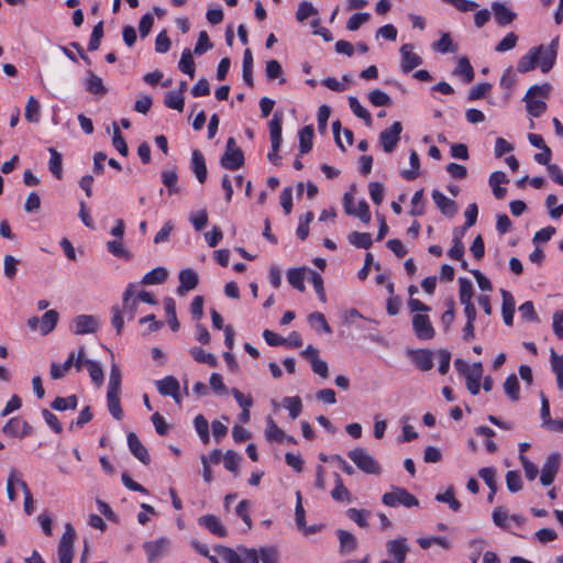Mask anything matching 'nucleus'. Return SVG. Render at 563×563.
Listing matches in <instances>:
<instances>
[{
  "instance_id": "nucleus-1",
  "label": "nucleus",
  "mask_w": 563,
  "mask_h": 563,
  "mask_svg": "<svg viewBox=\"0 0 563 563\" xmlns=\"http://www.w3.org/2000/svg\"><path fill=\"white\" fill-rule=\"evenodd\" d=\"M349 459L366 474H380L379 463L364 448H355L347 453Z\"/></svg>"
},
{
  "instance_id": "nucleus-2",
  "label": "nucleus",
  "mask_w": 563,
  "mask_h": 563,
  "mask_svg": "<svg viewBox=\"0 0 563 563\" xmlns=\"http://www.w3.org/2000/svg\"><path fill=\"white\" fill-rule=\"evenodd\" d=\"M382 501L388 507H398L401 505L411 508L419 505L417 497L401 487H393L391 492L385 493L382 497Z\"/></svg>"
},
{
  "instance_id": "nucleus-3",
  "label": "nucleus",
  "mask_w": 563,
  "mask_h": 563,
  "mask_svg": "<svg viewBox=\"0 0 563 563\" xmlns=\"http://www.w3.org/2000/svg\"><path fill=\"white\" fill-rule=\"evenodd\" d=\"M76 539V531L71 523L65 525V530L58 543V562L71 563L74 559V543Z\"/></svg>"
},
{
  "instance_id": "nucleus-4",
  "label": "nucleus",
  "mask_w": 563,
  "mask_h": 563,
  "mask_svg": "<svg viewBox=\"0 0 563 563\" xmlns=\"http://www.w3.org/2000/svg\"><path fill=\"white\" fill-rule=\"evenodd\" d=\"M533 51L538 54V64L542 73H549L554 66L558 54V40H553L548 46H537Z\"/></svg>"
},
{
  "instance_id": "nucleus-5",
  "label": "nucleus",
  "mask_w": 563,
  "mask_h": 563,
  "mask_svg": "<svg viewBox=\"0 0 563 563\" xmlns=\"http://www.w3.org/2000/svg\"><path fill=\"white\" fill-rule=\"evenodd\" d=\"M99 328V320L91 314H79L71 320L70 329L77 335L95 333Z\"/></svg>"
},
{
  "instance_id": "nucleus-6",
  "label": "nucleus",
  "mask_w": 563,
  "mask_h": 563,
  "mask_svg": "<svg viewBox=\"0 0 563 563\" xmlns=\"http://www.w3.org/2000/svg\"><path fill=\"white\" fill-rule=\"evenodd\" d=\"M561 455L551 453L544 461L541 468L540 482L543 486H550L560 470Z\"/></svg>"
},
{
  "instance_id": "nucleus-7",
  "label": "nucleus",
  "mask_w": 563,
  "mask_h": 563,
  "mask_svg": "<svg viewBox=\"0 0 563 563\" xmlns=\"http://www.w3.org/2000/svg\"><path fill=\"white\" fill-rule=\"evenodd\" d=\"M402 125L400 122H394L390 128L385 129L379 134L380 144L386 153H391L400 140Z\"/></svg>"
},
{
  "instance_id": "nucleus-8",
  "label": "nucleus",
  "mask_w": 563,
  "mask_h": 563,
  "mask_svg": "<svg viewBox=\"0 0 563 563\" xmlns=\"http://www.w3.org/2000/svg\"><path fill=\"white\" fill-rule=\"evenodd\" d=\"M412 328L416 335L421 340L432 339L435 333L430 318L424 313H417L413 316Z\"/></svg>"
},
{
  "instance_id": "nucleus-9",
  "label": "nucleus",
  "mask_w": 563,
  "mask_h": 563,
  "mask_svg": "<svg viewBox=\"0 0 563 563\" xmlns=\"http://www.w3.org/2000/svg\"><path fill=\"white\" fill-rule=\"evenodd\" d=\"M170 541L166 537H162L155 541H146L143 543V549L147 555L150 563H154L162 556L168 549Z\"/></svg>"
},
{
  "instance_id": "nucleus-10",
  "label": "nucleus",
  "mask_w": 563,
  "mask_h": 563,
  "mask_svg": "<svg viewBox=\"0 0 563 563\" xmlns=\"http://www.w3.org/2000/svg\"><path fill=\"white\" fill-rule=\"evenodd\" d=\"M387 552L394 558L395 563H405L409 547L407 539L401 537L398 539L389 540L386 543Z\"/></svg>"
},
{
  "instance_id": "nucleus-11",
  "label": "nucleus",
  "mask_w": 563,
  "mask_h": 563,
  "mask_svg": "<svg viewBox=\"0 0 563 563\" xmlns=\"http://www.w3.org/2000/svg\"><path fill=\"white\" fill-rule=\"evenodd\" d=\"M178 279L179 286L177 287V294L179 296H184L188 291L195 289L199 283L198 274L191 268L180 271Z\"/></svg>"
},
{
  "instance_id": "nucleus-12",
  "label": "nucleus",
  "mask_w": 563,
  "mask_h": 563,
  "mask_svg": "<svg viewBox=\"0 0 563 563\" xmlns=\"http://www.w3.org/2000/svg\"><path fill=\"white\" fill-rule=\"evenodd\" d=\"M128 445L131 453L144 465H148L151 456L146 446L140 441L134 432H130L126 437Z\"/></svg>"
},
{
  "instance_id": "nucleus-13",
  "label": "nucleus",
  "mask_w": 563,
  "mask_h": 563,
  "mask_svg": "<svg viewBox=\"0 0 563 563\" xmlns=\"http://www.w3.org/2000/svg\"><path fill=\"white\" fill-rule=\"evenodd\" d=\"M413 46L411 44H404L400 47L401 54V68L405 73H409L419 65L422 64V59L419 55L412 52Z\"/></svg>"
},
{
  "instance_id": "nucleus-14",
  "label": "nucleus",
  "mask_w": 563,
  "mask_h": 563,
  "mask_svg": "<svg viewBox=\"0 0 563 563\" xmlns=\"http://www.w3.org/2000/svg\"><path fill=\"white\" fill-rule=\"evenodd\" d=\"M432 199L437 207L440 209L442 214L446 217H453L456 213V203L454 200L449 199L440 190L434 189L432 191Z\"/></svg>"
},
{
  "instance_id": "nucleus-15",
  "label": "nucleus",
  "mask_w": 563,
  "mask_h": 563,
  "mask_svg": "<svg viewBox=\"0 0 563 563\" xmlns=\"http://www.w3.org/2000/svg\"><path fill=\"white\" fill-rule=\"evenodd\" d=\"M198 523L208 529L214 536L223 538L228 534L227 528L214 515H205L200 517Z\"/></svg>"
},
{
  "instance_id": "nucleus-16",
  "label": "nucleus",
  "mask_w": 563,
  "mask_h": 563,
  "mask_svg": "<svg viewBox=\"0 0 563 563\" xmlns=\"http://www.w3.org/2000/svg\"><path fill=\"white\" fill-rule=\"evenodd\" d=\"M269 135L272 148L279 151L282 145V129H283V117L279 113H275L273 119L269 121Z\"/></svg>"
},
{
  "instance_id": "nucleus-17",
  "label": "nucleus",
  "mask_w": 563,
  "mask_h": 563,
  "mask_svg": "<svg viewBox=\"0 0 563 563\" xmlns=\"http://www.w3.org/2000/svg\"><path fill=\"white\" fill-rule=\"evenodd\" d=\"M220 164L222 167L231 170L241 168L244 164V154L242 150H234L224 152L221 157Z\"/></svg>"
},
{
  "instance_id": "nucleus-18",
  "label": "nucleus",
  "mask_w": 563,
  "mask_h": 563,
  "mask_svg": "<svg viewBox=\"0 0 563 563\" xmlns=\"http://www.w3.org/2000/svg\"><path fill=\"white\" fill-rule=\"evenodd\" d=\"M191 168L196 175L197 180L203 184L207 179V165L205 156L199 150H195L191 155Z\"/></svg>"
},
{
  "instance_id": "nucleus-19",
  "label": "nucleus",
  "mask_w": 563,
  "mask_h": 563,
  "mask_svg": "<svg viewBox=\"0 0 563 563\" xmlns=\"http://www.w3.org/2000/svg\"><path fill=\"white\" fill-rule=\"evenodd\" d=\"M500 294H501V298H503L501 314H503L504 322L507 325H512L514 313H515V299H514L512 295L506 289H501Z\"/></svg>"
},
{
  "instance_id": "nucleus-20",
  "label": "nucleus",
  "mask_w": 563,
  "mask_h": 563,
  "mask_svg": "<svg viewBox=\"0 0 563 563\" xmlns=\"http://www.w3.org/2000/svg\"><path fill=\"white\" fill-rule=\"evenodd\" d=\"M336 533L340 541L341 554L347 555L356 550L357 539L354 534L343 529H339Z\"/></svg>"
},
{
  "instance_id": "nucleus-21",
  "label": "nucleus",
  "mask_w": 563,
  "mask_h": 563,
  "mask_svg": "<svg viewBox=\"0 0 563 563\" xmlns=\"http://www.w3.org/2000/svg\"><path fill=\"white\" fill-rule=\"evenodd\" d=\"M492 9L495 15V20L499 25L510 24L516 19V13L509 10L501 2H493Z\"/></svg>"
},
{
  "instance_id": "nucleus-22",
  "label": "nucleus",
  "mask_w": 563,
  "mask_h": 563,
  "mask_svg": "<svg viewBox=\"0 0 563 563\" xmlns=\"http://www.w3.org/2000/svg\"><path fill=\"white\" fill-rule=\"evenodd\" d=\"M86 89L96 96H104L108 93V89L103 85L102 78L91 70L87 73Z\"/></svg>"
},
{
  "instance_id": "nucleus-23",
  "label": "nucleus",
  "mask_w": 563,
  "mask_h": 563,
  "mask_svg": "<svg viewBox=\"0 0 563 563\" xmlns=\"http://www.w3.org/2000/svg\"><path fill=\"white\" fill-rule=\"evenodd\" d=\"M156 388L162 396H175L179 391V382L174 376H166L155 382Z\"/></svg>"
},
{
  "instance_id": "nucleus-24",
  "label": "nucleus",
  "mask_w": 563,
  "mask_h": 563,
  "mask_svg": "<svg viewBox=\"0 0 563 563\" xmlns=\"http://www.w3.org/2000/svg\"><path fill=\"white\" fill-rule=\"evenodd\" d=\"M413 363L423 372L433 367L432 352L429 350H417L412 352Z\"/></svg>"
},
{
  "instance_id": "nucleus-25",
  "label": "nucleus",
  "mask_w": 563,
  "mask_h": 563,
  "mask_svg": "<svg viewBox=\"0 0 563 563\" xmlns=\"http://www.w3.org/2000/svg\"><path fill=\"white\" fill-rule=\"evenodd\" d=\"M48 153L51 155L48 162L49 172L54 175L55 178H63V158L62 154L57 152L54 147H48Z\"/></svg>"
},
{
  "instance_id": "nucleus-26",
  "label": "nucleus",
  "mask_w": 563,
  "mask_h": 563,
  "mask_svg": "<svg viewBox=\"0 0 563 563\" xmlns=\"http://www.w3.org/2000/svg\"><path fill=\"white\" fill-rule=\"evenodd\" d=\"M24 118L30 123H38L41 118V106L40 102L30 96L24 110Z\"/></svg>"
},
{
  "instance_id": "nucleus-27",
  "label": "nucleus",
  "mask_w": 563,
  "mask_h": 563,
  "mask_svg": "<svg viewBox=\"0 0 563 563\" xmlns=\"http://www.w3.org/2000/svg\"><path fill=\"white\" fill-rule=\"evenodd\" d=\"M134 288L135 286L130 284L123 294V310L129 319H133L137 308V300L132 298L134 296Z\"/></svg>"
},
{
  "instance_id": "nucleus-28",
  "label": "nucleus",
  "mask_w": 563,
  "mask_h": 563,
  "mask_svg": "<svg viewBox=\"0 0 563 563\" xmlns=\"http://www.w3.org/2000/svg\"><path fill=\"white\" fill-rule=\"evenodd\" d=\"M347 241L357 249L368 250L373 245L371 233L353 231L347 235Z\"/></svg>"
},
{
  "instance_id": "nucleus-29",
  "label": "nucleus",
  "mask_w": 563,
  "mask_h": 563,
  "mask_svg": "<svg viewBox=\"0 0 563 563\" xmlns=\"http://www.w3.org/2000/svg\"><path fill=\"white\" fill-rule=\"evenodd\" d=\"M313 140V128L312 125H306L299 132V152L300 154H307L312 150Z\"/></svg>"
},
{
  "instance_id": "nucleus-30",
  "label": "nucleus",
  "mask_w": 563,
  "mask_h": 563,
  "mask_svg": "<svg viewBox=\"0 0 563 563\" xmlns=\"http://www.w3.org/2000/svg\"><path fill=\"white\" fill-rule=\"evenodd\" d=\"M168 277V272L164 267H155L144 275L143 285H156L164 283Z\"/></svg>"
},
{
  "instance_id": "nucleus-31",
  "label": "nucleus",
  "mask_w": 563,
  "mask_h": 563,
  "mask_svg": "<svg viewBox=\"0 0 563 563\" xmlns=\"http://www.w3.org/2000/svg\"><path fill=\"white\" fill-rule=\"evenodd\" d=\"M58 321V312L56 310H48L43 314V317L40 319V331L43 335L48 334L52 332Z\"/></svg>"
},
{
  "instance_id": "nucleus-32",
  "label": "nucleus",
  "mask_w": 563,
  "mask_h": 563,
  "mask_svg": "<svg viewBox=\"0 0 563 563\" xmlns=\"http://www.w3.org/2000/svg\"><path fill=\"white\" fill-rule=\"evenodd\" d=\"M178 67L184 74L188 75L190 78L195 77V60L192 57V53L189 48L183 51Z\"/></svg>"
},
{
  "instance_id": "nucleus-33",
  "label": "nucleus",
  "mask_w": 563,
  "mask_h": 563,
  "mask_svg": "<svg viewBox=\"0 0 563 563\" xmlns=\"http://www.w3.org/2000/svg\"><path fill=\"white\" fill-rule=\"evenodd\" d=\"M538 65V54L537 52L530 49V52L523 56L520 57L518 60L517 69L519 73H528L530 70H533L536 66Z\"/></svg>"
},
{
  "instance_id": "nucleus-34",
  "label": "nucleus",
  "mask_w": 563,
  "mask_h": 563,
  "mask_svg": "<svg viewBox=\"0 0 563 563\" xmlns=\"http://www.w3.org/2000/svg\"><path fill=\"white\" fill-rule=\"evenodd\" d=\"M75 360V353L71 352L68 358L64 362L63 365L57 363H52L51 365V377L53 379H60L65 376V374L71 368Z\"/></svg>"
},
{
  "instance_id": "nucleus-35",
  "label": "nucleus",
  "mask_w": 563,
  "mask_h": 563,
  "mask_svg": "<svg viewBox=\"0 0 563 563\" xmlns=\"http://www.w3.org/2000/svg\"><path fill=\"white\" fill-rule=\"evenodd\" d=\"M454 75L463 76L465 82H471L474 79V69L471 65L470 60L466 57H461L459 59L457 66L453 71Z\"/></svg>"
},
{
  "instance_id": "nucleus-36",
  "label": "nucleus",
  "mask_w": 563,
  "mask_h": 563,
  "mask_svg": "<svg viewBox=\"0 0 563 563\" xmlns=\"http://www.w3.org/2000/svg\"><path fill=\"white\" fill-rule=\"evenodd\" d=\"M78 405V398L76 395H71L68 397H56L53 402L51 404V407L54 410L57 411H64L67 409L75 410Z\"/></svg>"
},
{
  "instance_id": "nucleus-37",
  "label": "nucleus",
  "mask_w": 563,
  "mask_h": 563,
  "mask_svg": "<svg viewBox=\"0 0 563 563\" xmlns=\"http://www.w3.org/2000/svg\"><path fill=\"white\" fill-rule=\"evenodd\" d=\"M349 106L352 112L360 119H363L366 125L372 124L371 113L360 103L356 97H349Z\"/></svg>"
},
{
  "instance_id": "nucleus-38",
  "label": "nucleus",
  "mask_w": 563,
  "mask_h": 563,
  "mask_svg": "<svg viewBox=\"0 0 563 563\" xmlns=\"http://www.w3.org/2000/svg\"><path fill=\"white\" fill-rule=\"evenodd\" d=\"M523 101H526L528 113L534 118H539L547 110V103L542 100L534 99V97H527L526 95Z\"/></svg>"
},
{
  "instance_id": "nucleus-39",
  "label": "nucleus",
  "mask_w": 563,
  "mask_h": 563,
  "mask_svg": "<svg viewBox=\"0 0 563 563\" xmlns=\"http://www.w3.org/2000/svg\"><path fill=\"white\" fill-rule=\"evenodd\" d=\"M119 394L120 393H107L109 412L117 420H121L123 418V410L121 408Z\"/></svg>"
},
{
  "instance_id": "nucleus-40",
  "label": "nucleus",
  "mask_w": 563,
  "mask_h": 563,
  "mask_svg": "<svg viewBox=\"0 0 563 563\" xmlns=\"http://www.w3.org/2000/svg\"><path fill=\"white\" fill-rule=\"evenodd\" d=\"M164 103L167 108L181 112L185 106V98L181 96V92L172 90L166 93Z\"/></svg>"
},
{
  "instance_id": "nucleus-41",
  "label": "nucleus",
  "mask_w": 563,
  "mask_h": 563,
  "mask_svg": "<svg viewBox=\"0 0 563 563\" xmlns=\"http://www.w3.org/2000/svg\"><path fill=\"white\" fill-rule=\"evenodd\" d=\"M334 477H335V486L331 492V497L338 501H343V500L350 501L351 494H350L349 489L343 485V481H342L341 476L336 473V474H334Z\"/></svg>"
},
{
  "instance_id": "nucleus-42",
  "label": "nucleus",
  "mask_w": 563,
  "mask_h": 563,
  "mask_svg": "<svg viewBox=\"0 0 563 563\" xmlns=\"http://www.w3.org/2000/svg\"><path fill=\"white\" fill-rule=\"evenodd\" d=\"M288 283L299 291H305V268H291L287 273Z\"/></svg>"
},
{
  "instance_id": "nucleus-43",
  "label": "nucleus",
  "mask_w": 563,
  "mask_h": 563,
  "mask_svg": "<svg viewBox=\"0 0 563 563\" xmlns=\"http://www.w3.org/2000/svg\"><path fill=\"white\" fill-rule=\"evenodd\" d=\"M194 423L201 442L203 444H208L210 441L208 420L202 415H198L196 416Z\"/></svg>"
},
{
  "instance_id": "nucleus-44",
  "label": "nucleus",
  "mask_w": 563,
  "mask_h": 563,
  "mask_svg": "<svg viewBox=\"0 0 563 563\" xmlns=\"http://www.w3.org/2000/svg\"><path fill=\"white\" fill-rule=\"evenodd\" d=\"M85 366L87 367V369L89 372V376H90L91 380L97 386H101L103 384L104 374H103V371L100 367V365L92 360H86Z\"/></svg>"
},
{
  "instance_id": "nucleus-45",
  "label": "nucleus",
  "mask_w": 563,
  "mask_h": 563,
  "mask_svg": "<svg viewBox=\"0 0 563 563\" xmlns=\"http://www.w3.org/2000/svg\"><path fill=\"white\" fill-rule=\"evenodd\" d=\"M504 390L512 401H517L519 399L520 388L516 374H511L506 378L504 383Z\"/></svg>"
},
{
  "instance_id": "nucleus-46",
  "label": "nucleus",
  "mask_w": 563,
  "mask_h": 563,
  "mask_svg": "<svg viewBox=\"0 0 563 563\" xmlns=\"http://www.w3.org/2000/svg\"><path fill=\"white\" fill-rule=\"evenodd\" d=\"M433 48L440 53H455L457 45L453 43L449 33H444L439 41L433 43Z\"/></svg>"
},
{
  "instance_id": "nucleus-47",
  "label": "nucleus",
  "mask_w": 563,
  "mask_h": 563,
  "mask_svg": "<svg viewBox=\"0 0 563 563\" xmlns=\"http://www.w3.org/2000/svg\"><path fill=\"white\" fill-rule=\"evenodd\" d=\"M190 354L198 363L208 364L211 367H214L218 364L217 357L211 353L205 352L201 347H192L190 350Z\"/></svg>"
},
{
  "instance_id": "nucleus-48",
  "label": "nucleus",
  "mask_w": 563,
  "mask_h": 563,
  "mask_svg": "<svg viewBox=\"0 0 563 563\" xmlns=\"http://www.w3.org/2000/svg\"><path fill=\"white\" fill-rule=\"evenodd\" d=\"M409 162H410L411 169L402 170L401 172V176L406 180H413V179H416L418 177V175H419L418 172H419V168H420L419 156H418L417 152L413 151V150L410 152Z\"/></svg>"
},
{
  "instance_id": "nucleus-49",
  "label": "nucleus",
  "mask_w": 563,
  "mask_h": 563,
  "mask_svg": "<svg viewBox=\"0 0 563 563\" xmlns=\"http://www.w3.org/2000/svg\"><path fill=\"white\" fill-rule=\"evenodd\" d=\"M283 406L288 409L291 419L299 417L302 410V402L298 396L285 397L283 400Z\"/></svg>"
},
{
  "instance_id": "nucleus-50",
  "label": "nucleus",
  "mask_w": 563,
  "mask_h": 563,
  "mask_svg": "<svg viewBox=\"0 0 563 563\" xmlns=\"http://www.w3.org/2000/svg\"><path fill=\"white\" fill-rule=\"evenodd\" d=\"M435 500L440 503H446L453 511L461 509V503L454 497L453 487H449L444 493L438 494Z\"/></svg>"
},
{
  "instance_id": "nucleus-51",
  "label": "nucleus",
  "mask_w": 563,
  "mask_h": 563,
  "mask_svg": "<svg viewBox=\"0 0 563 563\" xmlns=\"http://www.w3.org/2000/svg\"><path fill=\"white\" fill-rule=\"evenodd\" d=\"M164 306L172 331H177L179 329V322L176 316L175 300L173 298H165Z\"/></svg>"
},
{
  "instance_id": "nucleus-52",
  "label": "nucleus",
  "mask_w": 563,
  "mask_h": 563,
  "mask_svg": "<svg viewBox=\"0 0 563 563\" xmlns=\"http://www.w3.org/2000/svg\"><path fill=\"white\" fill-rule=\"evenodd\" d=\"M241 460L242 456L240 454L233 450H228L223 455V465L229 472L238 474V467Z\"/></svg>"
},
{
  "instance_id": "nucleus-53",
  "label": "nucleus",
  "mask_w": 563,
  "mask_h": 563,
  "mask_svg": "<svg viewBox=\"0 0 563 563\" xmlns=\"http://www.w3.org/2000/svg\"><path fill=\"white\" fill-rule=\"evenodd\" d=\"M178 176L176 170H164L162 172V181L166 186L168 194H178L179 188L177 187Z\"/></svg>"
},
{
  "instance_id": "nucleus-54",
  "label": "nucleus",
  "mask_w": 563,
  "mask_h": 563,
  "mask_svg": "<svg viewBox=\"0 0 563 563\" xmlns=\"http://www.w3.org/2000/svg\"><path fill=\"white\" fill-rule=\"evenodd\" d=\"M496 468L488 466L478 471V476L485 482L489 490H497Z\"/></svg>"
},
{
  "instance_id": "nucleus-55",
  "label": "nucleus",
  "mask_w": 563,
  "mask_h": 563,
  "mask_svg": "<svg viewBox=\"0 0 563 563\" xmlns=\"http://www.w3.org/2000/svg\"><path fill=\"white\" fill-rule=\"evenodd\" d=\"M371 103L375 107H386L391 104L390 97L380 89H374L368 93Z\"/></svg>"
},
{
  "instance_id": "nucleus-56",
  "label": "nucleus",
  "mask_w": 563,
  "mask_h": 563,
  "mask_svg": "<svg viewBox=\"0 0 563 563\" xmlns=\"http://www.w3.org/2000/svg\"><path fill=\"white\" fill-rule=\"evenodd\" d=\"M460 284V301L461 303L472 302L473 297V285L472 283L464 277L459 278Z\"/></svg>"
},
{
  "instance_id": "nucleus-57",
  "label": "nucleus",
  "mask_w": 563,
  "mask_h": 563,
  "mask_svg": "<svg viewBox=\"0 0 563 563\" xmlns=\"http://www.w3.org/2000/svg\"><path fill=\"white\" fill-rule=\"evenodd\" d=\"M121 387V372L117 364L111 365V372L108 384V393H120Z\"/></svg>"
},
{
  "instance_id": "nucleus-58",
  "label": "nucleus",
  "mask_w": 563,
  "mask_h": 563,
  "mask_svg": "<svg viewBox=\"0 0 563 563\" xmlns=\"http://www.w3.org/2000/svg\"><path fill=\"white\" fill-rule=\"evenodd\" d=\"M318 10L308 1H301L298 4L296 18L299 22H303L311 15H317Z\"/></svg>"
},
{
  "instance_id": "nucleus-59",
  "label": "nucleus",
  "mask_w": 563,
  "mask_h": 563,
  "mask_svg": "<svg viewBox=\"0 0 563 563\" xmlns=\"http://www.w3.org/2000/svg\"><path fill=\"white\" fill-rule=\"evenodd\" d=\"M265 434L268 440L276 442H284V438L286 437V433L274 422L273 419H268Z\"/></svg>"
},
{
  "instance_id": "nucleus-60",
  "label": "nucleus",
  "mask_w": 563,
  "mask_h": 563,
  "mask_svg": "<svg viewBox=\"0 0 563 563\" xmlns=\"http://www.w3.org/2000/svg\"><path fill=\"white\" fill-rule=\"evenodd\" d=\"M371 14L367 12L355 13L346 22V29L349 31H357L362 24L368 22Z\"/></svg>"
},
{
  "instance_id": "nucleus-61",
  "label": "nucleus",
  "mask_w": 563,
  "mask_h": 563,
  "mask_svg": "<svg viewBox=\"0 0 563 563\" xmlns=\"http://www.w3.org/2000/svg\"><path fill=\"white\" fill-rule=\"evenodd\" d=\"M308 320L314 329H322L327 333H331L332 329L325 320V317L321 312H312L309 314Z\"/></svg>"
},
{
  "instance_id": "nucleus-62",
  "label": "nucleus",
  "mask_w": 563,
  "mask_h": 563,
  "mask_svg": "<svg viewBox=\"0 0 563 563\" xmlns=\"http://www.w3.org/2000/svg\"><path fill=\"white\" fill-rule=\"evenodd\" d=\"M506 485L509 492L517 493L522 489V481L517 471H509L506 474Z\"/></svg>"
},
{
  "instance_id": "nucleus-63",
  "label": "nucleus",
  "mask_w": 563,
  "mask_h": 563,
  "mask_svg": "<svg viewBox=\"0 0 563 563\" xmlns=\"http://www.w3.org/2000/svg\"><path fill=\"white\" fill-rule=\"evenodd\" d=\"M556 202L558 197L555 195H549L545 199V206L552 219H559L563 214V203L556 206Z\"/></svg>"
},
{
  "instance_id": "nucleus-64",
  "label": "nucleus",
  "mask_w": 563,
  "mask_h": 563,
  "mask_svg": "<svg viewBox=\"0 0 563 563\" xmlns=\"http://www.w3.org/2000/svg\"><path fill=\"white\" fill-rule=\"evenodd\" d=\"M219 554L224 563H242V552L238 553L231 548L221 547L219 549Z\"/></svg>"
}]
</instances>
